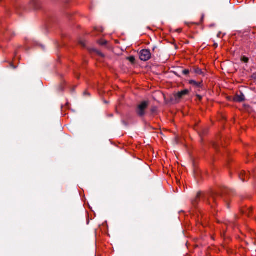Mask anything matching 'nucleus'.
<instances>
[{"instance_id":"1","label":"nucleus","mask_w":256,"mask_h":256,"mask_svg":"<svg viewBox=\"0 0 256 256\" xmlns=\"http://www.w3.org/2000/svg\"><path fill=\"white\" fill-rule=\"evenodd\" d=\"M148 106V102L146 101H144L138 105L136 108V113L140 116H142L145 114V111Z\"/></svg>"},{"instance_id":"2","label":"nucleus","mask_w":256,"mask_h":256,"mask_svg":"<svg viewBox=\"0 0 256 256\" xmlns=\"http://www.w3.org/2000/svg\"><path fill=\"white\" fill-rule=\"evenodd\" d=\"M151 58V54L148 50H142L140 54V58L142 60L147 61Z\"/></svg>"},{"instance_id":"3","label":"nucleus","mask_w":256,"mask_h":256,"mask_svg":"<svg viewBox=\"0 0 256 256\" xmlns=\"http://www.w3.org/2000/svg\"><path fill=\"white\" fill-rule=\"evenodd\" d=\"M250 176L254 178L255 177L256 172H254L252 174H250L249 172H246V171L242 170L239 174L240 178L244 182L246 181Z\"/></svg>"},{"instance_id":"4","label":"nucleus","mask_w":256,"mask_h":256,"mask_svg":"<svg viewBox=\"0 0 256 256\" xmlns=\"http://www.w3.org/2000/svg\"><path fill=\"white\" fill-rule=\"evenodd\" d=\"M189 93V90H184L180 92H178L175 94H174V97L176 100H179L181 98H182L184 96L186 95H188Z\"/></svg>"},{"instance_id":"5","label":"nucleus","mask_w":256,"mask_h":256,"mask_svg":"<svg viewBox=\"0 0 256 256\" xmlns=\"http://www.w3.org/2000/svg\"><path fill=\"white\" fill-rule=\"evenodd\" d=\"M189 84L194 86L196 88H201L202 86V82H197L194 80H190Z\"/></svg>"},{"instance_id":"6","label":"nucleus","mask_w":256,"mask_h":256,"mask_svg":"<svg viewBox=\"0 0 256 256\" xmlns=\"http://www.w3.org/2000/svg\"><path fill=\"white\" fill-rule=\"evenodd\" d=\"M202 195V193L201 192H198L195 199L192 200V204L194 206H196L197 204L198 201L200 200L201 198Z\"/></svg>"},{"instance_id":"7","label":"nucleus","mask_w":256,"mask_h":256,"mask_svg":"<svg viewBox=\"0 0 256 256\" xmlns=\"http://www.w3.org/2000/svg\"><path fill=\"white\" fill-rule=\"evenodd\" d=\"M235 100L239 102H242L244 100V96L242 94H241L240 95H237Z\"/></svg>"},{"instance_id":"8","label":"nucleus","mask_w":256,"mask_h":256,"mask_svg":"<svg viewBox=\"0 0 256 256\" xmlns=\"http://www.w3.org/2000/svg\"><path fill=\"white\" fill-rule=\"evenodd\" d=\"M128 59L130 60V62L132 63H133L135 61V58L132 56H130L128 58Z\"/></svg>"},{"instance_id":"9","label":"nucleus","mask_w":256,"mask_h":256,"mask_svg":"<svg viewBox=\"0 0 256 256\" xmlns=\"http://www.w3.org/2000/svg\"><path fill=\"white\" fill-rule=\"evenodd\" d=\"M242 62H244V63H247L248 62V58L246 57H245V56H243L242 58Z\"/></svg>"},{"instance_id":"10","label":"nucleus","mask_w":256,"mask_h":256,"mask_svg":"<svg viewBox=\"0 0 256 256\" xmlns=\"http://www.w3.org/2000/svg\"><path fill=\"white\" fill-rule=\"evenodd\" d=\"M190 73V71L188 70H184L182 71V74L184 75H187Z\"/></svg>"},{"instance_id":"11","label":"nucleus","mask_w":256,"mask_h":256,"mask_svg":"<svg viewBox=\"0 0 256 256\" xmlns=\"http://www.w3.org/2000/svg\"><path fill=\"white\" fill-rule=\"evenodd\" d=\"M201 72H202L201 70L198 69V70H196V73H198V74H200V73H201Z\"/></svg>"},{"instance_id":"12","label":"nucleus","mask_w":256,"mask_h":256,"mask_svg":"<svg viewBox=\"0 0 256 256\" xmlns=\"http://www.w3.org/2000/svg\"><path fill=\"white\" fill-rule=\"evenodd\" d=\"M96 30H98L100 32H102L103 30H102V28H99L96 29Z\"/></svg>"},{"instance_id":"13","label":"nucleus","mask_w":256,"mask_h":256,"mask_svg":"<svg viewBox=\"0 0 256 256\" xmlns=\"http://www.w3.org/2000/svg\"><path fill=\"white\" fill-rule=\"evenodd\" d=\"M101 44H106V41H102V42L100 43Z\"/></svg>"},{"instance_id":"14","label":"nucleus","mask_w":256,"mask_h":256,"mask_svg":"<svg viewBox=\"0 0 256 256\" xmlns=\"http://www.w3.org/2000/svg\"><path fill=\"white\" fill-rule=\"evenodd\" d=\"M252 77L254 78H256V73H254L252 74Z\"/></svg>"}]
</instances>
